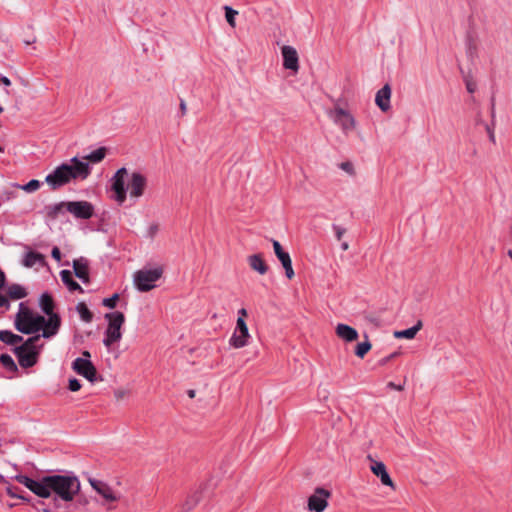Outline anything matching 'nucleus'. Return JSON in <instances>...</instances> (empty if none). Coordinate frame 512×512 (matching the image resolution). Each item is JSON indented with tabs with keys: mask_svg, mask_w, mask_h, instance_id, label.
Instances as JSON below:
<instances>
[{
	"mask_svg": "<svg viewBox=\"0 0 512 512\" xmlns=\"http://www.w3.org/2000/svg\"><path fill=\"white\" fill-rule=\"evenodd\" d=\"M17 479L38 497L49 498L53 496L56 505L58 501L72 502L81 488L79 478L73 473L47 475L39 480L27 476H19Z\"/></svg>",
	"mask_w": 512,
	"mask_h": 512,
	"instance_id": "1",
	"label": "nucleus"
},
{
	"mask_svg": "<svg viewBox=\"0 0 512 512\" xmlns=\"http://www.w3.org/2000/svg\"><path fill=\"white\" fill-rule=\"evenodd\" d=\"M61 324L59 315L45 319L44 316L33 313L29 308L20 304L19 311L16 314L14 325L15 328L23 334H33L39 330H43L42 336L50 338L57 334Z\"/></svg>",
	"mask_w": 512,
	"mask_h": 512,
	"instance_id": "2",
	"label": "nucleus"
},
{
	"mask_svg": "<svg viewBox=\"0 0 512 512\" xmlns=\"http://www.w3.org/2000/svg\"><path fill=\"white\" fill-rule=\"evenodd\" d=\"M91 173L88 162L73 157L69 163H62L57 166L45 178V182L52 190H57L72 180H85Z\"/></svg>",
	"mask_w": 512,
	"mask_h": 512,
	"instance_id": "3",
	"label": "nucleus"
},
{
	"mask_svg": "<svg viewBox=\"0 0 512 512\" xmlns=\"http://www.w3.org/2000/svg\"><path fill=\"white\" fill-rule=\"evenodd\" d=\"M105 318L108 319L109 323L105 331L103 344L109 348L122 338L121 327L125 322V316L122 312L116 311L107 313Z\"/></svg>",
	"mask_w": 512,
	"mask_h": 512,
	"instance_id": "4",
	"label": "nucleus"
},
{
	"mask_svg": "<svg viewBox=\"0 0 512 512\" xmlns=\"http://www.w3.org/2000/svg\"><path fill=\"white\" fill-rule=\"evenodd\" d=\"M163 274L161 267L154 269H141L134 274V284L141 292L150 291L155 287V282L158 281Z\"/></svg>",
	"mask_w": 512,
	"mask_h": 512,
	"instance_id": "5",
	"label": "nucleus"
},
{
	"mask_svg": "<svg viewBox=\"0 0 512 512\" xmlns=\"http://www.w3.org/2000/svg\"><path fill=\"white\" fill-rule=\"evenodd\" d=\"M331 491L324 487H316L307 498V510L309 512H324L329 506Z\"/></svg>",
	"mask_w": 512,
	"mask_h": 512,
	"instance_id": "6",
	"label": "nucleus"
},
{
	"mask_svg": "<svg viewBox=\"0 0 512 512\" xmlns=\"http://www.w3.org/2000/svg\"><path fill=\"white\" fill-rule=\"evenodd\" d=\"M251 335L246 321L242 318L237 319L235 329L229 339V345L235 349H240L248 345Z\"/></svg>",
	"mask_w": 512,
	"mask_h": 512,
	"instance_id": "7",
	"label": "nucleus"
},
{
	"mask_svg": "<svg viewBox=\"0 0 512 512\" xmlns=\"http://www.w3.org/2000/svg\"><path fill=\"white\" fill-rule=\"evenodd\" d=\"M329 116L341 127L345 134H348L356 127L355 118L341 107H335L334 110L329 112Z\"/></svg>",
	"mask_w": 512,
	"mask_h": 512,
	"instance_id": "8",
	"label": "nucleus"
},
{
	"mask_svg": "<svg viewBox=\"0 0 512 512\" xmlns=\"http://www.w3.org/2000/svg\"><path fill=\"white\" fill-rule=\"evenodd\" d=\"M67 211L78 219H90L94 214V207L88 201H69Z\"/></svg>",
	"mask_w": 512,
	"mask_h": 512,
	"instance_id": "9",
	"label": "nucleus"
},
{
	"mask_svg": "<svg viewBox=\"0 0 512 512\" xmlns=\"http://www.w3.org/2000/svg\"><path fill=\"white\" fill-rule=\"evenodd\" d=\"M128 171L125 167H122L116 171L114 176L112 177V190L116 194V200L119 203H123L126 199V188H125V179L127 177Z\"/></svg>",
	"mask_w": 512,
	"mask_h": 512,
	"instance_id": "10",
	"label": "nucleus"
},
{
	"mask_svg": "<svg viewBox=\"0 0 512 512\" xmlns=\"http://www.w3.org/2000/svg\"><path fill=\"white\" fill-rule=\"evenodd\" d=\"M72 368L77 374L85 377L90 382L96 380L97 370L89 359L76 358L72 364Z\"/></svg>",
	"mask_w": 512,
	"mask_h": 512,
	"instance_id": "11",
	"label": "nucleus"
},
{
	"mask_svg": "<svg viewBox=\"0 0 512 512\" xmlns=\"http://www.w3.org/2000/svg\"><path fill=\"white\" fill-rule=\"evenodd\" d=\"M368 459L371 462V465H370L371 472L375 476L380 478V481L383 485L388 486V487L392 488L393 490H395L396 486H395L393 480L391 479L385 464L382 461L374 460L371 456H368Z\"/></svg>",
	"mask_w": 512,
	"mask_h": 512,
	"instance_id": "12",
	"label": "nucleus"
},
{
	"mask_svg": "<svg viewBox=\"0 0 512 512\" xmlns=\"http://www.w3.org/2000/svg\"><path fill=\"white\" fill-rule=\"evenodd\" d=\"M89 484L104 499L105 502L111 503L119 500V496L104 481L90 478Z\"/></svg>",
	"mask_w": 512,
	"mask_h": 512,
	"instance_id": "13",
	"label": "nucleus"
},
{
	"mask_svg": "<svg viewBox=\"0 0 512 512\" xmlns=\"http://www.w3.org/2000/svg\"><path fill=\"white\" fill-rule=\"evenodd\" d=\"M147 186V179L146 177L139 173V172H133L131 174L129 183H128V189L130 190V196L133 198H139L141 197L146 189Z\"/></svg>",
	"mask_w": 512,
	"mask_h": 512,
	"instance_id": "14",
	"label": "nucleus"
},
{
	"mask_svg": "<svg viewBox=\"0 0 512 512\" xmlns=\"http://www.w3.org/2000/svg\"><path fill=\"white\" fill-rule=\"evenodd\" d=\"M14 353L23 368H30L37 363L39 351L26 350L24 347H15Z\"/></svg>",
	"mask_w": 512,
	"mask_h": 512,
	"instance_id": "15",
	"label": "nucleus"
},
{
	"mask_svg": "<svg viewBox=\"0 0 512 512\" xmlns=\"http://www.w3.org/2000/svg\"><path fill=\"white\" fill-rule=\"evenodd\" d=\"M283 56V66L285 69L297 72L299 70V57L296 49L285 45L281 49Z\"/></svg>",
	"mask_w": 512,
	"mask_h": 512,
	"instance_id": "16",
	"label": "nucleus"
},
{
	"mask_svg": "<svg viewBox=\"0 0 512 512\" xmlns=\"http://www.w3.org/2000/svg\"><path fill=\"white\" fill-rule=\"evenodd\" d=\"M73 270L77 278L84 284L90 283L89 262L86 258L81 257L73 261Z\"/></svg>",
	"mask_w": 512,
	"mask_h": 512,
	"instance_id": "17",
	"label": "nucleus"
},
{
	"mask_svg": "<svg viewBox=\"0 0 512 512\" xmlns=\"http://www.w3.org/2000/svg\"><path fill=\"white\" fill-rule=\"evenodd\" d=\"M391 87L385 84L377 93L375 97L376 105L381 111L386 112L390 109Z\"/></svg>",
	"mask_w": 512,
	"mask_h": 512,
	"instance_id": "18",
	"label": "nucleus"
},
{
	"mask_svg": "<svg viewBox=\"0 0 512 512\" xmlns=\"http://www.w3.org/2000/svg\"><path fill=\"white\" fill-rule=\"evenodd\" d=\"M335 333L340 339L346 342L356 341L359 337L358 332L355 328L343 323L337 324L335 328Z\"/></svg>",
	"mask_w": 512,
	"mask_h": 512,
	"instance_id": "19",
	"label": "nucleus"
},
{
	"mask_svg": "<svg viewBox=\"0 0 512 512\" xmlns=\"http://www.w3.org/2000/svg\"><path fill=\"white\" fill-rule=\"evenodd\" d=\"M249 266L252 270L258 272L260 275H264L268 272V265L265 263L262 254H253L248 258Z\"/></svg>",
	"mask_w": 512,
	"mask_h": 512,
	"instance_id": "20",
	"label": "nucleus"
},
{
	"mask_svg": "<svg viewBox=\"0 0 512 512\" xmlns=\"http://www.w3.org/2000/svg\"><path fill=\"white\" fill-rule=\"evenodd\" d=\"M22 264L27 268H32L35 265L43 266L45 264V257L41 253L29 251L25 254Z\"/></svg>",
	"mask_w": 512,
	"mask_h": 512,
	"instance_id": "21",
	"label": "nucleus"
},
{
	"mask_svg": "<svg viewBox=\"0 0 512 512\" xmlns=\"http://www.w3.org/2000/svg\"><path fill=\"white\" fill-rule=\"evenodd\" d=\"M62 282L67 286L69 291H78L83 293V288L73 279L72 272L69 270H62L60 272Z\"/></svg>",
	"mask_w": 512,
	"mask_h": 512,
	"instance_id": "22",
	"label": "nucleus"
},
{
	"mask_svg": "<svg viewBox=\"0 0 512 512\" xmlns=\"http://www.w3.org/2000/svg\"><path fill=\"white\" fill-rule=\"evenodd\" d=\"M276 257L281 262V264L285 270L286 277L289 280H291L295 276V273H294V269L292 266V260H291L289 253L284 251V252L278 254Z\"/></svg>",
	"mask_w": 512,
	"mask_h": 512,
	"instance_id": "23",
	"label": "nucleus"
},
{
	"mask_svg": "<svg viewBox=\"0 0 512 512\" xmlns=\"http://www.w3.org/2000/svg\"><path fill=\"white\" fill-rule=\"evenodd\" d=\"M40 307L42 311L48 315V318H51L54 315H57L53 312L54 309V301L50 294L43 293L40 297Z\"/></svg>",
	"mask_w": 512,
	"mask_h": 512,
	"instance_id": "24",
	"label": "nucleus"
},
{
	"mask_svg": "<svg viewBox=\"0 0 512 512\" xmlns=\"http://www.w3.org/2000/svg\"><path fill=\"white\" fill-rule=\"evenodd\" d=\"M422 326H423L422 321L418 320L417 323L413 327H410L408 329L401 330V331H395L394 337L398 338V339H401V338L413 339L416 336V334L418 333V331L421 330Z\"/></svg>",
	"mask_w": 512,
	"mask_h": 512,
	"instance_id": "25",
	"label": "nucleus"
},
{
	"mask_svg": "<svg viewBox=\"0 0 512 512\" xmlns=\"http://www.w3.org/2000/svg\"><path fill=\"white\" fill-rule=\"evenodd\" d=\"M64 209L67 211V202H60L54 205L46 206L45 213L49 219L55 220L64 211Z\"/></svg>",
	"mask_w": 512,
	"mask_h": 512,
	"instance_id": "26",
	"label": "nucleus"
},
{
	"mask_svg": "<svg viewBox=\"0 0 512 512\" xmlns=\"http://www.w3.org/2000/svg\"><path fill=\"white\" fill-rule=\"evenodd\" d=\"M0 340L7 345H17L23 341V337L8 330H0Z\"/></svg>",
	"mask_w": 512,
	"mask_h": 512,
	"instance_id": "27",
	"label": "nucleus"
},
{
	"mask_svg": "<svg viewBox=\"0 0 512 512\" xmlns=\"http://www.w3.org/2000/svg\"><path fill=\"white\" fill-rule=\"evenodd\" d=\"M7 293H8V296L14 300L22 299V298L26 297V295H27L24 287H22L19 284H13V285L9 286Z\"/></svg>",
	"mask_w": 512,
	"mask_h": 512,
	"instance_id": "28",
	"label": "nucleus"
},
{
	"mask_svg": "<svg viewBox=\"0 0 512 512\" xmlns=\"http://www.w3.org/2000/svg\"><path fill=\"white\" fill-rule=\"evenodd\" d=\"M105 155H106V148L100 147V148L92 151L88 155H86L84 157V159L87 161L93 162V163H98V162H101L105 158Z\"/></svg>",
	"mask_w": 512,
	"mask_h": 512,
	"instance_id": "29",
	"label": "nucleus"
},
{
	"mask_svg": "<svg viewBox=\"0 0 512 512\" xmlns=\"http://www.w3.org/2000/svg\"><path fill=\"white\" fill-rule=\"evenodd\" d=\"M76 310L84 322L89 323L92 321L93 314L84 302L78 303L76 306Z\"/></svg>",
	"mask_w": 512,
	"mask_h": 512,
	"instance_id": "30",
	"label": "nucleus"
},
{
	"mask_svg": "<svg viewBox=\"0 0 512 512\" xmlns=\"http://www.w3.org/2000/svg\"><path fill=\"white\" fill-rule=\"evenodd\" d=\"M371 348L372 345L369 340L358 343L355 347V355L362 359L371 350Z\"/></svg>",
	"mask_w": 512,
	"mask_h": 512,
	"instance_id": "31",
	"label": "nucleus"
},
{
	"mask_svg": "<svg viewBox=\"0 0 512 512\" xmlns=\"http://www.w3.org/2000/svg\"><path fill=\"white\" fill-rule=\"evenodd\" d=\"M0 362L10 372H17L18 368L12 357L8 354H2L0 356Z\"/></svg>",
	"mask_w": 512,
	"mask_h": 512,
	"instance_id": "32",
	"label": "nucleus"
},
{
	"mask_svg": "<svg viewBox=\"0 0 512 512\" xmlns=\"http://www.w3.org/2000/svg\"><path fill=\"white\" fill-rule=\"evenodd\" d=\"M40 340V335H35L28 338L22 345L19 347H24L26 350L39 351L37 343Z\"/></svg>",
	"mask_w": 512,
	"mask_h": 512,
	"instance_id": "33",
	"label": "nucleus"
},
{
	"mask_svg": "<svg viewBox=\"0 0 512 512\" xmlns=\"http://www.w3.org/2000/svg\"><path fill=\"white\" fill-rule=\"evenodd\" d=\"M224 10H225L226 21L232 28H235L236 27L235 16L238 14V11L234 10L230 6H225Z\"/></svg>",
	"mask_w": 512,
	"mask_h": 512,
	"instance_id": "34",
	"label": "nucleus"
},
{
	"mask_svg": "<svg viewBox=\"0 0 512 512\" xmlns=\"http://www.w3.org/2000/svg\"><path fill=\"white\" fill-rule=\"evenodd\" d=\"M40 188V181L36 179L30 180L27 184L21 186V189L25 192L31 193Z\"/></svg>",
	"mask_w": 512,
	"mask_h": 512,
	"instance_id": "35",
	"label": "nucleus"
},
{
	"mask_svg": "<svg viewBox=\"0 0 512 512\" xmlns=\"http://www.w3.org/2000/svg\"><path fill=\"white\" fill-rule=\"evenodd\" d=\"M339 168L351 176L355 175L354 165L350 161H345V162L340 163Z\"/></svg>",
	"mask_w": 512,
	"mask_h": 512,
	"instance_id": "36",
	"label": "nucleus"
},
{
	"mask_svg": "<svg viewBox=\"0 0 512 512\" xmlns=\"http://www.w3.org/2000/svg\"><path fill=\"white\" fill-rule=\"evenodd\" d=\"M119 299V295L117 293L113 294L111 297L109 298H105L103 300V305L105 307H108L110 309H113L116 307V304H117V301Z\"/></svg>",
	"mask_w": 512,
	"mask_h": 512,
	"instance_id": "37",
	"label": "nucleus"
},
{
	"mask_svg": "<svg viewBox=\"0 0 512 512\" xmlns=\"http://www.w3.org/2000/svg\"><path fill=\"white\" fill-rule=\"evenodd\" d=\"M68 388L70 391L76 392V391L80 390L81 383L76 378L70 379Z\"/></svg>",
	"mask_w": 512,
	"mask_h": 512,
	"instance_id": "38",
	"label": "nucleus"
},
{
	"mask_svg": "<svg viewBox=\"0 0 512 512\" xmlns=\"http://www.w3.org/2000/svg\"><path fill=\"white\" fill-rule=\"evenodd\" d=\"M400 353L399 352H394V353H391L390 355L386 356V357H383L382 359L379 360V364L381 366H384L386 365L388 362H390L391 360H393L394 358H396Z\"/></svg>",
	"mask_w": 512,
	"mask_h": 512,
	"instance_id": "39",
	"label": "nucleus"
},
{
	"mask_svg": "<svg viewBox=\"0 0 512 512\" xmlns=\"http://www.w3.org/2000/svg\"><path fill=\"white\" fill-rule=\"evenodd\" d=\"M158 231H159V225L156 223H153L148 227L147 233H148L149 237L153 238L158 233Z\"/></svg>",
	"mask_w": 512,
	"mask_h": 512,
	"instance_id": "40",
	"label": "nucleus"
},
{
	"mask_svg": "<svg viewBox=\"0 0 512 512\" xmlns=\"http://www.w3.org/2000/svg\"><path fill=\"white\" fill-rule=\"evenodd\" d=\"M465 84H466L467 91L469 93H474L475 92V90H476V83L474 81H472L469 78H466L465 79Z\"/></svg>",
	"mask_w": 512,
	"mask_h": 512,
	"instance_id": "41",
	"label": "nucleus"
},
{
	"mask_svg": "<svg viewBox=\"0 0 512 512\" xmlns=\"http://www.w3.org/2000/svg\"><path fill=\"white\" fill-rule=\"evenodd\" d=\"M272 244H273V249H274V253L275 255L277 256L278 254L284 252L281 244L279 241L277 240H272Z\"/></svg>",
	"mask_w": 512,
	"mask_h": 512,
	"instance_id": "42",
	"label": "nucleus"
},
{
	"mask_svg": "<svg viewBox=\"0 0 512 512\" xmlns=\"http://www.w3.org/2000/svg\"><path fill=\"white\" fill-rule=\"evenodd\" d=\"M51 256L56 260V261H60L61 260V251L58 247H54L51 251Z\"/></svg>",
	"mask_w": 512,
	"mask_h": 512,
	"instance_id": "43",
	"label": "nucleus"
},
{
	"mask_svg": "<svg viewBox=\"0 0 512 512\" xmlns=\"http://www.w3.org/2000/svg\"><path fill=\"white\" fill-rule=\"evenodd\" d=\"M335 229V232H336V237H337V240H341L344 233L346 232L344 228H341L339 226H335L334 227Z\"/></svg>",
	"mask_w": 512,
	"mask_h": 512,
	"instance_id": "44",
	"label": "nucleus"
},
{
	"mask_svg": "<svg viewBox=\"0 0 512 512\" xmlns=\"http://www.w3.org/2000/svg\"><path fill=\"white\" fill-rule=\"evenodd\" d=\"M248 316L247 310L245 308H241L238 310V318H242L243 321H246L245 318Z\"/></svg>",
	"mask_w": 512,
	"mask_h": 512,
	"instance_id": "45",
	"label": "nucleus"
},
{
	"mask_svg": "<svg viewBox=\"0 0 512 512\" xmlns=\"http://www.w3.org/2000/svg\"><path fill=\"white\" fill-rule=\"evenodd\" d=\"M0 82L5 85V86H10L11 85V81L8 77L6 76H1L0 77Z\"/></svg>",
	"mask_w": 512,
	"mask_h": 512,
	"instance_id": "46",
	"label": "nucleus"
},
{
	"mask_svg": "<svg viewBox=\"0 0 512 512\" xmlns=\"http://www.w3.org/2000/svg\"><path fill=\"white\" fill-rule=\"evenodd\" d=\"M180 110H181L182 115L186 114L187 107H186V103L184 100H181V102H180Z\"/></svg>",
	"mask_w": 512,
	"mask_h": 512,
	"instance_id": "47",
	"label": "nucleus"
},
{
	"mask_svg": "<svg viewBox=\"0 0 512 512\" xmlns=\"http://www.w3.org/2000/svg\"><path fill=\"white\" fill-rule=\"evenodd\" d=\"M5 284V274L4 272L0 269V289L3 288Z\"/></svg>",
	"mask_w": 512,
	"mask_h": 512,
	"instance_id": "48",
	"label": "nucleus"
},
{
	"mask_svg": "<svg viewBox=\"0 0 512 512\" xmlns=\"http://www.w3.org/2000/svg\"><path fill=\"white\" fill-rule=\"evenodd\" d=\"M388 386L391 387V388H394V389H396L398 391H402L403 390V387L401 385H395L393 382H390L388 384Z\"/></svg>",
	"mask_w": 512,
	"mask_h": 512,
	"instance_id": "49",
	"label": "nucleus"
},
{
	"mask_svg": "<svg viewBox=\"0 0 512 512\" xmlns=\"http://www.w3.org/2000/svg\"><path fill=\"white\" fill-rule=\"evenodd\" d=\"M7 493L11 496V497H14V498H17L19 497L12 489V487H7Z\"/></svg>",
	"mask_w": 512,
	"mask_h": 512,
	"instance_id": "50",
	"label": "nucleus"
},
{
	"mask_svg": "<svg viewBox=\"0 0 512 512\" xmlns=\"http://www.w3.org/2000/svg\"><path fill=\"white\" fill-rule=\"evenodd\" d=\"M7 302L8 301H7L6 297L0 294V307L5 306L7 304Z\"/></svg>",
	"mask_w": 512,
	"mask_h": 512,
	"instance_id": "51",
	"label": "nucleus"
},
{
	"mask_svg": "<svg viewBox=\"0 0 512 512\" xmlns=\"http://www.w3.org/2000/svg\"><path fill=\"white\" fill-rule=\"evenodd\" d=\"M488 132H489V138L490 140L494 143L495 142V135H494V132L488 127L487 128Z\"/></svg>",
	"mask_w": 512,
	"mask_h": 512,
	"instance_id": "52",
	"label": "nucleus"
},
{
	"mask_svg": "<svg viewBox=\"0 0 512 512\" xmlns=\"http://www.w3.org/2000/svg\"><path fill=\"white\" fill-rule=\"evenodd\" d=\"M341 248H342L343 251L348 250V248H349L348 243L347 242H343L342 245H341Z\"/></svg>",
	"mask_w": 512,
	"mask_h": 512,
	"instance_id": "53",
	"label": "nucleus"
},
{
	"mask_svg": "<svg viewBox=\"0 0 512 512\" xmlns=\"http://www.w3.org/2000/svg\"><path fill=\"white\" fill-rule=\"evenodd\" d=\"M82 355L84 356L83 359H89L91 357L89 351H83Z\"/></svg>",
	"mask_w": 512,
	"mask_h": 512,
	"instance_id": "54",
	"label": "nucleus"
},
{
	"mask_svg": "<svg viewBox=\"0 0 512 512\" xmlns=\"http://www.w3.org/2000/svg\"><path fill=\"white\" fill-rule=\"evenodd\" d=\"M188 396H189L190 398H193V397L195 396V391H194V390H189V391H188Z\"/></svg>",
	"mask_w": 512,
	"mask_h": 512,
	"instance_id": "55",
	"label": "nucleus"
},
{
	"mask_svg": "<svg viewBox=\"0 0 512 512\" xmlns=\"http://www.w3.org/2000/svg\"><path fill=\"white\" fill-rule=\"evenodd\" d=\"M507 255L512 259V250H508Z\"/></svg>",
	"mask_w": 512,
	"mask_h": 512,
	"instance_id": "56",
	"label": "nucleus"
},
{
	"mask_svg": "<svg viewBox=\"0 0 512 512\" xmlns=\"http://www.w3.org/2000/svg\"><path fill=\"white\" fill-rule=\"evenodd\" d=\"M3 112V107L0 105V114Z\"/></svg>",
	"mask_w": 512,
	"mask_h": 512,
	"instance_id": "57",
	"label": "nucleus"
},
{
	"mask_svg": "<svg viewBox=\"0 0 512 512\" xmlns=\"http://www.w3.org/2000/svg\"><path fill=\"white\" fill-rule=\"evenodd\" d=\"M0 152H3V148L0 146Z\"/></svg>",
	"mask_w": 512,
	"mask_h": 512,
	"instance_id": "58",
	"label": "nucleus"
}]
</instances>
